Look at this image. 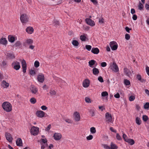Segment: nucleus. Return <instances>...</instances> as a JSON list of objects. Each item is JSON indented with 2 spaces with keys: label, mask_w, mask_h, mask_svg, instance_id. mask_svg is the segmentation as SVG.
Wrapping results in <instances>:
<instances>
[{
  "label": "nucleus",
  "mask_w": 149,
  "mask_h": 149,
  "mask_svg": "<svg viewBox=\"0 0 149 149\" xmlns=\"http://www.w3.org/2000/svg\"><path fill=\"white\" fill-rule=\"evenodd\" d=\"M30 101L31 103L33 104H34L36 102V99L34 98H32L30 100Z\"/></svg>",
  "instance_id": "obj_39"
},
{
  "label": "nucleus",
  "mask_w": 149,
  "mask_h": 149,
  "mask_svg": "<svg viewBox=\"0 0 149 149\" xmlns=\"http://www.w3.org/2000/svg\"><path fill=\"white\" fill-rule=\"evenodd\" d=\"M30 73L32 75H34L36 74V72L33 70H31L30 71Z\"/></svg>",
  "instance_id": "obj_61"
},
{
  "label": "nucleus",
  "mask_w": 149,
  "mask_h": 149,
  "mask_svg": "<svg viewBox=\"0 0 149 149\" xmlns=\"http://www.w3.org/2000/svg\"><path fill=\"white\" fill-rule=\"evenodd\" d=\"M20 19L22 23H26L28 21V17L26 14H22L20 16Z\"/></svg>",
  "instance_id": "obj_5"
},
{
  "label": "nucleus",
  "mask_w": 149,
  "mask_h": 149,
  "mask_svg": "<svg viewBox=\"0 0 149 149\" xmlns=\"http://www.w3.org/2000/svg\"><path fill=\"white\" fill-rule=\"evenodd\" d=\"M73 117L75 121H78L80 120V116L79 113L78 112L75 111L74 113Z\"/></svg>",
  "instance_id": "obj_9"
},
{
  "label": "nucleus",
  "mask_w": 149,
  "mask_h": 149,
  "mask_svg": "<svg viewBox=\"0 0 149 149\" xmlns=\"http://www.w3.org/2000/svg\"><path fill=\"white\" fill-rule=\"evenodd\" d=\"M21 45V43L20 41H17L15 44L14 45L15 47H17L20 46Z\"/></svg>",
  "instance_id": "obj_56"
},
{
  "label": "nucleus",
  "mask_w": 149,
  "mask_h": 149,
  "mask_svg": "<svg viewBox=\"0 0 149 149\" xmlns=\"http://www.w3.org/2000/svg\"><path fill=\"white\" fill-rule=\"evenodd\" d=\"M136 123L138 125H140L141 123V121L139 117H136Z\"/></svg>",
  "instance_id": "obj_37"
},
{
  "label": "nucleus",
  "mask_w": 149,
  "mask_h": 149,
  "mask_svg": "<svg viewBox=\"0 0 149 149\" xmlns=\"http://www.w3.org/2000/svg\"><path fill=\"white\" fill-rule=\"evenodd\" d=\"M90 130L91 133V134H94L96 132L95 128L94 127H91Z\"/></svg>",
  "instance_id": "obj_35"
},
{
  "label": "nucleus",
  "mask_w": 149,
  "mask_h": 149,
  "mask_svg": "<svg viewBox=\"0 0 149 149\" xmlns=\"http://www.w3.org/2000/svg\"><path fill=\"white\" fill-rule=\"evenodd\" d=\"M11 66L12 67L16 70H18L20 68L19 63L16 61H14L12 63Z\"/></svg>",
  "instance_id": "obj_4"
},
{
  "label": "nucleus",
  "mask_w": 149,
  "mask_h": 149,
  "mask_svg": "<svg viewBox=\"0 0 149 149\" xmlns=\"http://www.w3.org/2000/svg\"><path fill=\"white\" fill-rule=\"evenodd\" d=\"M9 41L11 43H13L17 39V37L13 35H9L8 37Z\"/></svg>",
  "instance_id": "obj_10"
},
{
  "label": "nucleus",
  "mask_w": 149,
  "mask_h": 149,
  "mask_svg": "<svg viewBox=\"0 0 149 149\" xmlns=\"http://www.w3.org/2000/svg\"><path fill=\"white\" fill-rule=\"evenodd\" d=\"M91 52L94 54H97L99 52V50L97 48L93 47L91 49Z\"/></svg>",
  "instance_id": "obj_25"
},
{
  "label": "nucleus",
  "mask_w": 149,
  "mask_h": 149,
  "mask_svg": "<svg viewBox=\"0 0 149 149\" xmlns=\"http://www.w3.org/2000/svg\"><path fill=\"white\" fill-rule=\"evenodd\" d=\"M114 97L116 98H119L120 97V95L118 93H117L114 95Z\"/></svg>",
  "instance_id": "obj_57"
},
{
  "label": "nucleus",
  "mask_w": 149,
  "mask_h": 149,
  "mask_svg": "<svg viewBox=\"0 0 149 149\" xmlns=\"http://www.w3.org/2000/svg\"><path fill=\"white\" fill-rule=\"evenodd\" d=\"M7 58L10 59H12L15 58V56L13 53H10L7 54Z\"/></svg>",
  "instance_id": "obj_33"
},
{
  "label": "nucleus",
  "mask_w": 149,
  "mask_h": 149,
  "mask_svg": "<svg viewBox=\"0 0 149 149\" xmlns=\"http://www.w3.org/2000/svg\"><path fill=\"white\" fill-rule=\"evenodd\" d=\"M54 24L55 26H57L59 25V22L58 21L56 20H54Z\"/></svg>",
  "instance_id": "obj_50"
},
{
  "label": "nucleus",
  "mask_w": 149,
  "mask_h": 149,
  "mask_svg": "<svg viewBox=\"0 0 149 149\" xmlns=\"http://www.w3.org/2000/svg\"><path fill=\"white\" fill-rule=\"evenodd\" d=\"M0 44L6 46L8 44V41L6 38L2 37L0 39Z\"/></svg>",
  "instance_id": "obj_17"
},
{
  "label": "nucleus",
  "mask_w": 149,
  "mask_h": 149,
  "mask_svg": "<svg viewBox=\"0 0 149 149\" xmlns=\"http://www.w3.org/2000/svg\"><path fill=\"white\" fill-rule=\"evenodd\" d=\"M93 138V136L91 135H90L86 137V139L88 140H90Z\"/></svg>",
  "instance_id": "obj_52"
},
{
  "label": "nucleus",
  "mask_w": 149,
  "mask_h": 149,
  "mask_svg": "<svg viewBox=\"0 0 149 149\" xmlns=\"http://www.w3.org/2000/svg\"><path fill=\"white\" fill-rule=\"evenodd\" d=\"M85 20L86 23L90 26H95V23L90 18H86Z\"/></svg>",
  "instance_id": "obj_15"
},
{
  "label": "nucleus",
  "mask_w": 149,
  "mask_h": 149,
  "mask_svg": "<svg viewBox=\"0 0 149 149\" xmlns=\"http://www.w3.org/2000/svg\"><path fill=\"white\" fill-rule=\"evenodd\" d=\"M143 4L141 3V2H139V6H138V8L140 10H141L143 9Z\"/></svg>",
  "instance_id": "obj_46"
},
{
  "label": "nucleus",
  "mask_w": 149,
  "mask_h": 149,
  "mask_svg": "<svg viewBox=\"0 0 149 149\" xmlns=\"http://www.w3.org/2000/svg\"><path fill=\"white\" fill-rule=\"evenodd\" d=\"M124 81L125 84L126 85H129L130 84V81L127 79H124Z\"/></svg>",
  "instance_id": "obj_42"
},
{
  "label": "nucleus",
  "mask_w": 149,
  "mask_h": 149,
  "mask_svg": "<svg viewBox=\"0 0 149 149\" xmlns=\"http://www.w3.org/2000/svg\"><path fill=\"white\" fill-rule=\"evenodd\" d=\"M106 121L108 123L112 122V116L110 113L107 112L105 114Z\"/></svg>",
  "instance_id": "obj_8"
},
{
  "label": "nucleus",
  "mask_w": 149,
  "mask_h": 149,
  "mask_svg": "<svg viewBox=\"0 0 149 149\" xmlns=\"http://www.w3.org/2000/svg\"><path fill=\"white\" fill-rule=\"evenodd\" d=\"M53 137L55 140L58 141L61 138L62 135L60 133H55L54 134Z\"/></svg>",
  "instance_id": "obj_13"
},
{
  "label": "nucleus",
  "mask_w": 149,
  "mask_h": 149,
  "mask_svg": "<svg viewBox=\"0 0 149 149\" xmlns=\"http://www.w3.org/2000/svg\"><path fill=\"white\" fill-rule=\"evenodd\" d=\"M41 108L43 110H46L47 109V107L43 105L41 107Z\"/></svg>",
  "instance_id": "obj_60"
},
{
  "label": "nucleus",
  "mask_w": 149,
  "mask_h": 149,
  "mask_svg": "<svg viewBox=\"0 0 149 149\" xmlns=\"http://www.w3.org/2000/svg\"><path fill=\"white\" fill-rule=\"evenodd\" d=\"M38 80L39 82L42 83L43 82L45 77L44 74H40L38 76Z\"/></svg>",
  "instance_id": "obj_16"
},
{
  "label": "nucleus",
  "mask_w": 149,
  "mask_h": 149,
  "mask_svg": "<svg viewBox=\"0 0 149 149\" xmlns=\"http://www.w3.org/2000/svg\"><path fill=\"white\" fill-rule=\"evenodd\" d=\"M107 65V64L105 62H103L101 63V65L102 67H106Z\"/></svg>",
  "instance_id": "obj_63"
},
{
  "label": "nucleus",
  "mask_w": 149,
  "mask_h": 149,
  "mask_svg": "<svg viewBox=\"0 0 149 149\" xmlns=\"http://www.w3.org/2000/svg\"><path fill=\"white\" fill-rule=\"evenodd\" d=\"M33 42V40L31 39H27L24 43L25 44H27L28 45H31Z\"/></svg>",
  "instance_id": "obj_31"
},
{
  "label": "nucleus",
  "mask_w": 149,
  "mask_h": 149,
  "mask_svg": "<svg viewBox=\"0 0 149 149\" xmlns=\"http://www.w3.org/2000/svg\"><path fill=\"white\" fill-rule=\"evenodd\" d=\"M16 144L18 146H22V143L21 139L19 138L17 139V141L16 142Z\"/></svg>",
  "instance_id": "obj_27"
},
{
  "label": "nucleus",
  "mask_w": 149,
  "mask_h": 149,
  "mask_svg": "<svg viewBox=\"0 0 149 149\" xmlns=\"http://www.w3.org/2000/svg\"><path fill=\"white\" fill-rule=\"evenodd\" d=\"M47 142L46 139H42L40 140V143L41 145V149H44L45 147L47 146Z\"/></svg>",
  "instance_id": "obj_6"
},
{
  "label": "nucleus",
  "mask_w": 149,
  "mask_h": 149,
  "mask_svg": "<svg viewBox=\"0 0 149 149\" xmlns=\"http://www.w3.org/2000/svg\"><path fill=\"white\" fill-rule=\"evenodd\" d=\"M85 101L87 103H91V99L88 97H86L85 98Z\"/></svg>",
  "instance_id": "obj_36"
},
{
  "label": "nucleus",
  "mask_w": 149,
  "mask_h": 149,
  "mask_svg": "<svg viewBox=\"0 0 149 149\" xmlns=\"http://www.w3.org/2000/svg\"><path fill=\"white\" fill-rule=\"evenodd\" d=\"M34 66L36 68H38L40 65L39 62L37 61H36L34 63Z\"/></svg>",
  "instance_id": "obj_41"
},
{
  "label": "nucleus",
  "mask_w": 149,
  "mask_h": 149,
  "mask_svg": "<svg viewBox=\"0 0 149 149\" xmlns=\"http://www.w3.org/2000/svg\"><path fill=\"white\" fill-rule=\"evenodd\" d=\"M116 138L119 141L121 140L122 139L121 136L120 135V134L118 133H116Z\"/></svg>",
  "instance_id": "obj_45"
},
{
  "label": "nucleus",
  "mask_w": 149,
  "mask_h": 149,
  "mask_svg": "<svg viewBox=\"0 0 149 149\" xmlns=\"http://www.w3.org/2000/svg\"><path fill=\"white\" fill-rule=\"evenodd\" d=\"M51 125H49L46 128L45 130L46 131H48L51 128Z\"/></svg>",
  "instance_id": "obj_64"
},
{
  "label": "nucleus",
  "mask_w": 149,
  "mask_h": 149,
  "mask_svg": "<svg viewBox=\"0 0 149 149\" xmlns=\"http://www.w3.org/2000/svg\"><path fill=\"white\" fill-rule=\"evenodd\" d=\"M22 64V66L23 69V71L24 73L26 72V64L25 61L24 60H23L21 62Z\"/></svg>",
  "instance_id": "obj_18"
},
{
  "label": "nucleus",
  "mask_w": 149,
  "mask_h": 149,
  "mask_svg": "<svg viewBox=\"0 0 149 149\" xmlns=\"http://www.w3.org/2000/svg\"><path fill=\"white\" fill-rule=\"evenodd\" d=\"M91 1L94 5H98V2L97 0H91Z\"/></svg>",
  "instance_id": "obj_58"
},
{
  "label": "nucleus",
  "mask_w": 149,
  "mask_h": 149,
  "mask_svg": "<svg viewBox=\"0 0 149 149\" xmlns=\"http://www.w3.org/2000/svg\"><path fill=\"white\" fill-rule=\"evenodd\" d=\"M123 137L125 141L128 139L127 135L125 133L123 134Z\"/></svg>",
  "instance_id": "obj_48"
},
{
  "label": "nucleus",
  "mask_w": 149,
  "mask_h": 149,
  "mask_svg": "<svg viewBox=\"0 0 149 149\" xmlns=\"http://www.w3.org/2000/svg\"><path fill=\"white\" fill-rule=\"evenodd\" d=\"M124 71L125 74L127 76L129 77L131 74L130 70L126 68H125L124 69Z\"/></svg>",
  "instance_id": "obj_26"
},
{
  "label": "nucleus",
  "mask_w": 149,
  "mask_h": 149,
  "mask_svg": "<svg viewBox=\"0 0 149 149\" xmlns=\"http://www.w3.org/2000/svg\"><path fill=\"white\" fill-rule=\"evenodd\" d=\"M144 108L145 109H148L149 108V103L146 102L143 105Z\"/></svg>",
  "instance_id": "obj_40"
},
{
  "label": "nucleus",
  "mask_w": 149,
  "mask_h": 149,
  "mask_svg": "<svg viewBox=\"0 0 149 149\" xmlns=\"http://www.w3.org/2000/svg\"><path fill=\"white\" fill-rule=\"evenodd\" d=\"M118 147L115 144H113L111 143V144L110 149H117Z\"/></svg>",
  "instance_id": "obj_38"
},
{
  "label": "nucleus",
  "mask_w": 149,
  "mask_h": 149,
  "mask_svg": "<svg viewBox=\"0 0 149 149\" xmlns=\"http://www.w3.org/2000/svg\"><path fill=\"white\" fill-rule=\"evenodd\" d=\"M72 44L75 47L78 46L79 43L78 42L75 40H73L72 42Z\"/></svg>",
  "instance_id": "obj_34"
},
{
  "label": "nucleus",
  "mask_w": 149,
  "mask_h": 149,
  "mask_svg": "<svg viewBox=\"0 0 149 149\" xmlns=\"http://www.w3.org/2000/svg\"><path fill=\"white\" fill-rule=\"evenodd\" d=\"M99 22L100 23L102 24L104 22V20L102 18H100L99 19Z\"/></svg>",
  "instance_id": "obj_59"
},
{
  "label": "nucleus",
  "mask_w": 149,
  "mask_h": 149,
  "mask_svg": "<svg viewBox=\"0 0 149 149\" xmlns=\"http://www.w3.org/2000/svg\"><path fill=\"white\" fill-rule=\"evenodd\" d=\"M135 96L134 95L130 96L129 98V99L130 101H132L135 99Z\"/></svg>",
  "instance_id": "obj_43"
},
{
  "label": "nucleus",
  "mask_w": 149,
  "mask_h": 149,
  "mask_svg": "<svg viewBox=\"0 0 149 149\" xmlns=\"http://www.w3.org/2000/svg\"><path fill=\"white\" fill-rule=\"evenodd\" d=\"M39 132V128L34 126L32 127L31 130V134L35 136L38 134Z\"/></svg>",
  "instance_id": "obj_3"
},
{
  "label": "nucleus",
  "mask_w": 149,
  "mask_h": 149,
  "mask_svg": "<svg viewBox=\"0 0 149 149\" xmlns=\"http://www.w3.org/2000/svg\"><path fill=\"white\" fill-rule=\"evenodd\" d=\"M109 68L113 71L115 72H118L119 71L118 66L114 62L110 63Z\"/></svg>",
  "instance_id": "obj_2"
},
{
  "label": "nucleus",
  "mask_w": 149,
  "mask_h": 149,
  "mask_svg": "<svg viewBox=\"0 0 149 149\" xmlns=\"http://www.w3.org/2000/svg\"><path fill=\"white\" fill-rule=\"evenodd\" d=\"M45 113L42 111H38L36 113V116L39 118H42L45 116Z\"/></svg>",
  "instance_id": "obj_12"
},
{
  "label": "nucleus",
  "mask_w": 149,
  "mask_h": 149,
  "mask_svg": "<svg viewBox=\"0 0 149 149\" xmlns=\"http://www.w3.org/2000/svg\"><path fill=\"white\" fill-rule=\"evenodd\" d=\"M57 80L58 82L61 86L66 85V83L64 81L62 80L60 78H58Z\"/></svg>",
  "instance_id": "obj_24"
},
{
  "label": "nucleus",
  "mask_w": 149,
  "mask_h": 149,
  "mask_svg": "<svg viewBox=\"0 0 149 149\" xmlns=\"http://www.w3.org/2000/svg\"><path fill=\"white\" fill-rule=\"evenodd\" d=\"M101 95L102 97H105L108 96V94L107 91H104L102 93Z\"/></svg>",
  "instance_id": "obj_44"
},
{
  "label": "nucleus",
  "mask_w": 149,
  "mask_h": 149,
  "mask_svg": "<svg viewBox=\"0 0 149 149\" xmlns=\"http://www.w3.org/2000/svg\"><path fill=\"white\" fill-rule=\"evenodd\" d=\"M91 48H92L91 46L90 45H86V49L89 51H90L91 50Z\"/></svg>",
  "instance_id": "obj_53"
},
{
  "label": "nucleus",
  "mask_w": 149,
  "mask_h": 149,
  "mask_svg": "<svg viewBox=\"0 0 149 149\" xmlns=\"http://www.w3.org/2000/svg\"><path fill=\"white\" fill-rule=\"evenodd\" d=\"M109 45L112 50H115L117 49L118 45L116 42L114 41L111 42L110 43Z\"/></svg>",
  "instance_id": "obj_7"
},
{
  "label": "nucleus",
  "mask_w": 149,
  "mask_h": 149,
  "mask_svg": "<svg viewBox=\"0 0 149 149\" xmlns=\"http://www.w3.org/2000/svg\"><path fill=\"white\" fill-rule=\"evenodd\" d=\"M65 120L66 122L68 123H72V121L70 119H66Z\"/></svg>",
  "instance_id": "obj_62"
},
{
  "label": "nucleus",
  "mask_w": 149,
  "mask_h": 149,
  "mask_svg": "<svg viewBox=\"0 0 149 149\" xmlns=\"http://www.w3.org/2000/svg\"><path fill=\"white\" fill-rule=\"evenodd\" d=\"M148 117L146 115H143V119L144 121H146L148 119Z\"/></svg>",
  "instance_id": "obj_49"
},
{
  "label": "nucleus",
  "mask_w": 149,
  "mask_h": 149,
  "mask_svg": "<svg viewBox=\"0 0 149 149\" xmlns=\"http://www.w3.org/2000/svg\"><path fill=\"white\" fill-rule=\"evenodd\" d=\"M98 80H99V81H100L101 83H102L104 82V80L102 77L101 76H99L98 77Z\"/></svg>",
  "instance_id": "obj_51"
},
{
  "label": "nucleus",
  "mask_w": 149,
  "mask_h": 149,
  "mask_svg": "<svg viewBox=\"0 0 149 149\" xmlns=\"http://www.w3.org/2000/svg\"><path fill=\"white\" fill-rule=\"evenodd\" d=\"M26 31L28 33L31 34L33 32L34 29L33 27L29 26L26 28Z\"/></svg>",
  "instance_id": "obj_21"
},
{
  "label": "nucleus",
  "mask_w": 149,
  "mask_h": 149,
  "mask_svg": "<svg viewBox=\"0 0 149 149\" xmlns=\"http://www.w3.org/2000/svg\"><path fill=\"white\" fill-rule=\"evenodd\" d=\"M146 71L147 74L149 76V67L148 66H146Z\"/></svg>",
  "instance_id": "obj_55"
},
{
  "label": "nucleus",
  "mask_w": 149,
  "mask_h": 149,
  "mask_svg": "<svg viewBox=\"0 0 149 149\" xmlns=\"http://www.w3.org/2000/svg\"><path fill=\"white\" fill-rule=\"evenodd\" d=\"M90 84L89 80L88 79H85L83 82V86L84 88H87Z\"/></svg>",
  "instance_id": "obj_20"
},
{
  "label": "nucleus",
  "mask_w": 149,
  "mask_h": 149,
  "mask_svg": "<svg viewBox=\"0 0 149 149\" xmlns=\"http://www.w3.org/2000/svg\"><path fill=\"white\" fill-rule=\"evenodd\" d=\"M30 90L32 94H37L38 93V89L33 85H31L30 87Z\"/></svg>",
  "instance_id": "obj_11"
},
{
  "label": "nucleus",
  "mask_w": 149,
  "mask_h": 149,
  "mask_svg": "<svg viewBox=\"0 0 149 149\" xmlns=\"http://www.w3.org/2000/svg\"><path fill=\"white\" fill-rule=\"evenodd\" d=\"M5 136L6 139L10 142H11L12 141L13 138L11 135L9 133H6L5 134Z\"/></svg>",
  "instance_id": "obj_19"
},
{
  "label": "nucleus",
  "mask_w": 149,
  "mask_h": 149,
  "mask_svg": "<svg viewBox=\"0 0 149 149\" xmlns=\"http://www.w3.org/2000/svg\"><path fill=\"white\" fill-rule=\"evenodd\" d=\"M56 91L52 88H51L49 90V93H48L47 94L49 95L51 97H53L56 95Z\"/></svg>",
  "instance_id": "obj_22"
},
{
  "label": "nucleus",
  "mask_w": 149,
  "mask_h": 149,
  "mask_svg": "<svg viewBox=\"0 0 149 149\" xmlns=\"http://www.w3.org/2000/svg\"><path fill=\"white\" fill-rule=\"evenodd\" d=\"M80 39L82 41L85 42L88 40L87 35L85 33L80 36Z\"/></svg>",
  "instance_id": "obj_14"
},
{
  "label": "nucleus",
  "mask_w": 149,
  "mask_h": 149,
  "mask_svg": "<svg viewBox=\"0 0 149 149\" xmlns=\"http://www.w3.org/2000/svg\"><path fill=\"white\" fill-rule=\"evenodd\" d=\"M102 146L105 149H110V147L107 144H103L102 145Z\"/></svg>",
  "instance_id": "obj_47"
},
{
  "label": "nucleus",
  "mask_w": 149,
  "mask_h": 149,
  "mask_svg": "<svg viewBox=\"0 0 149 149\" xmlns=\"http://www.w3.org/2000/svg\"><path fill=\"white\" fill-rule=\"evenodd\" d=\"M95 63H96V62L94 60H91L88 62L89 65L90 67L93 68V65H94Z\"/></svg>",
  "instance_id": "obj_32"
},
{
  "label": "nucleus",
  "mask_w": 149,
  "mask_h": 149,
  "mask_svg": "<svg viewBox=\"0 0 149 149\" xmlns=\"http://www.w3.org/2000/svg\"><path fill=\"white\" fill-rule=\"evenodd\" d=\"M89 111L90 113V115L91 116H94L95 115V109L94 108L91 109H89Z\"/></svg>",
  "instance_id": "obj_29"
},
{
  "label": "nucleus",
  "mask_w": 149,
  "mask_h": 149,
  "mask_svg": "<svg viewBox=\"0 0 149 149\" xmlns=\"http://www.w3.org/2000/svg\"><path fill=\"white\" fill-rule=\"evenodd\" d=\"M2 107L3 109L6 112H10L12 109L11 104L8 102H4L2 104Z\"/></svg>",
  "instance_id": "obj_1"
},
{
  "label": "nucleus",
  "mask_w": 149,
  "mask_h": 149,
  "mask_svg": "<svg viewBox=\"0 0 149 149\" xmlns=\"http://www.w3.org/2000/svg\"><path fill=\"white\" fill-rule=\"evenodd\" d=\"M93 74L97 76L99 73V70L98 68H94L93 69Z\"/></svg>",
  "instance_id": "obj_28"
},
{
  "label": "nucleus",
  "mask_w": 149,
  "mask_h": 149,
  "mask_svg": "<svg viewBox=\"0 0 149 149\" xmlns=\"http://www.w3.org/2000/svg\"><path fill=\"white\" fill-rule=\"evenodd\" d=\"M125 142L131 145H133L135 143V141L134 140L129 138Z\"/></svg>",
  "instance_id": "obj_30"
},
{
  "label": "nucleus",
  "mask_w": 149,
  "mask_h": 149,
  "mask_svg": "<svg viewBox=\"0 0 149 149\" xmlns=\"http://www.w3.org/2000/svg\"><path fill=\"white\" fill-rule=\"evenodd\" d=\"M1 85L4 88H7L9 86V84L5 81L3 80L1 82Z\"/></svg>",
  "instance_id": "obj_23"
},
{
  "label": "nucleus",
  "mask_w": 149,
  "mask_h": 149,
  "mask_svg": "<svg viewBox=\"0 0 149 149\" xmlns=\"http://www.w3.org/2000/svg\"><path fill=\"white\" fill-rule=\"evenodd\" d=\"M125 38L126 40H129L130 38V35L128 34H126L125 35Z\"/></svg>",
  "instance_id": "obj_54"
}]
</instances>
